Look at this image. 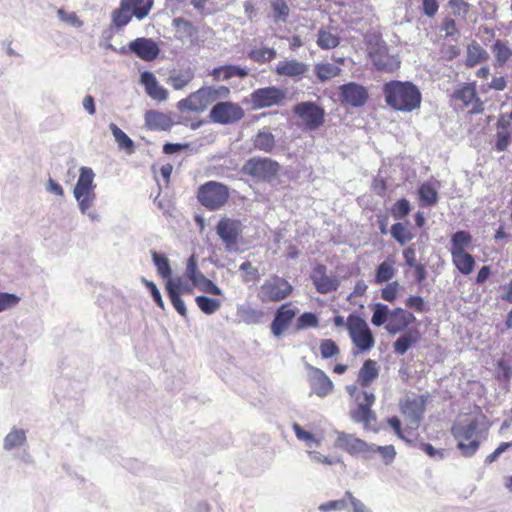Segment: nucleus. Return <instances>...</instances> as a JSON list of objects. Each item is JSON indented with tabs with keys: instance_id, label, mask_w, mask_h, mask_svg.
Returning a JSON list of instances; mask_svg holds the SVG:
<instances>
[{
	"instance_id": "1",
	"label": "nucleus",
	"mask_w": 512,
	"mask_h": 512,
	"mask_svg": "<svg viewBox=\"0 0 512 512\" xmlns=\"http://www.w3.org/2000/svg\"><path fill=\"white\" fill-rule=\"evenodd\" d=\"M383 94L387 105L401 112H411L419 108L422 99L416 85L396 80L384 84Z\"/></svg>"
},
{
	"instance_id": "2",
	"label": "nucleus",
	"mask_w": 512,
	"mask_h": 512,
	"mask_svg": "<svg viewBox=\"0 0 512 512\" xmlns=\"http://www.w3.org/2000/svg\"><path fill=\"white\" fill-rule=\"evenodd\" d=\"M79 177L73 189V196L77 202L78 209L92 222H100L101 215L94 209L96 193L94 184L95 174L89 167H81Z\"/></svg>"
},
{
	"instance_id": "3",
	"label": "nucleus",
	"mask_w": 512,
	"mask_h": 512,
	"mask_svg": "<svg viewBox=\"0 0 512 512\" xmlns=\"http://www.w3.org/2000/svg\"><path fill=\"white\" fill-rule=\"evenodd\" d=\"M347 330L352 343L359 351H369L374 347L375 339L367 322L356 314H350L347 318Z\"/></svg>"
},
{
	"instance_id": "4",
	"label": "nucleus",
	"mask_w": 512,
	"mask_h": 512,
	"mask_svg": "<svg viewBox=\"0 0 512 512\" xmlns=\"http://www.w3.org/2000/svg\"><path fill=\"white\" fill-rule=\"evenodd\" d=\"M478 426L477 419H473L466 424L458 422L452 426L451 432L459 440L457 447L465 457L474 455L479 448V441L473 440Z\"/></svg>"
},
{
	"instance_id": "5",
	"label": "nucleus",
	"mask_w": 512,
	"mask_h": 512,
	"mask_svg": "<svg viewBox=\"0 0 512 512\" xmlns=\"http://www.w3.org/2000/svg\"><path fill=\"white\" fill-rule=\"evenodd\" d=\"M197 198L204 207L217 210L227 202L229 190L220 182L208 181L199 187Z\"/></svg>"
},
{
	"instance_id": "6",
	"label": "nucleus",
	"mask_w": 512,
	"mask_h": 512,
	"mask_svg": "<svg viewBox=\"0 0 512 512\" xmlns=\"http://www.w3.org/2000/svg\"><path fill=\"white\" fill-rule=\"evenodd\" d=\"M357 407L350 411V417L355 423H362L364 429L373 430V424L376 422V415L371 410L375 402V395L369 391H361L356 396Z\"/></svg>"
},
{
	"instance_id": "7",
	"label": "nucleus",
	"mask_w": 512,
	"mask_h": 512,
	"mask_svg": "<svg viewBox=\"0 0 512 512\" xmlns=\"http://www.w3.org/2000/svg\"><path fill=\"white\" fill-rule=\"evenodd\" d=\"M244 115V110L239 104L221 101L212 107L209 118L213 123L229 125L240 121Z\"/></svg>"
},
{
	"instance_id": "8",
	"label": "nucleus",
	"mask_w": 512,
	"mask_h": 512,
	"mask_svg": "<svg viewBox=\"0 0 512 512\" xmlns=\"http://www.w3.org/2000/svg\"><path fill=\"white\" fill-rule=\"evenodd\" d=\"M293 111L307 130H316L324 123L325 111L314 102H301Z\"/></svg>"
},
{
	"instance_id": "9",
	"label": "nucleus",
	"mask_w": 512,
	"mask_h": 512,
	"mask_svg": "<svg viewBox=\"0 0 512 512\" xmlns=\"http://www.w3.org/2000/svg\"><path fill=\"white\" fill-rule=\"evenodd\" d=\"M279 165L270 158L253 157L242 167V173L257 180H268L276 175Z\"/></svg>"
},
{
	"instance_id": "10",
	"label": "nucleus",
	"mask_w": 512,
	"mask_h": 512,
	"mask_svg": "<svg viewBox=\"0 0 512 512\" xmlns=\"http://www.w3.org/2000/svg\"><path fill=\"white\" fill-rule=\"evenodd\" d=\"M370 58L379 70L392 72L399 67L400 61L397 57L388 53V47L383 41L377 40L375 44L369 47Z\"/></svg>"
},
{
	"instance_id": "11",
	"label": "nucleus",
	"mask_w": 512,
	"mask_h": 512,
	"mask_svg": "<svg viewBox=\"0 0 512 512\" xmlns=\"http://www.w3.org/2000/svg\"><path fill=\"white\" fill-rule=\"evenodd\" d=\"M242 232V225L240 221L222 218L217 226L216 233L223 241L227 251H236L238 238Z\"/></svg>"
},
{
	"instance_id": "12",
	"label": "nucleus",
	"mask_w": 512,
	"mask_h": 512,
	"mask_svg": "<svg viewBox=\"0 0 512 512\" xmlns=\"http://www.w3.org/2000/svg\"><path fill=\"white\" fill-rule=\"evenodd\" d=\"M288 295V282L274 276L266 280L260 287L258 298L263 302H277Z\"/></svg>"
},
{
	"instance_id": "13",
	"label": "nucleus",
	"mask_w": 512,
	"mask_h": 512,
	"mask_svg": "<svg viewBox=\"0 0 512 512\" xmlns=\"http://www.w3.org/2000/svg\"><path fill=\"white\" fill-rule=\"evenodd\" d=\"M310 278L317 292L328 294L338 289L340 283L335 275L327 274V267L323 264H317L313 267Z\"/></svg>"
},
{
	"instance_id": "14",
	"label": "nucleus",
	"mask_w": 512,
	"mask_h": 512,
	"mask_svg": "<svg viewBox=\"0 0 512 512\" xmlns=\"http://www.w3.org/2000/svg\"><path fill=\"white\" fill-rule=\"evenodd\" d=\"M342 103L351 107H361L368 99V91L358 83L349 82L339 87Z\"/></svg>"
},
{
	"instance_id": "15",
	"label": "nucleus",
	"mask_w": 512,
	"mask_h": 512,
	"mask_svg": "<svg viewBox=\"0 0 512 512\" xmlns=\"http://www.w3.org/2000/svg\"><path fill=\"white\" fill-rule=\"evenodd\" d=\"M0 351L11 365L22 366L25 362L26 344L20 337H8L1 346Z\"/></svg>"
},
{
	"instance_id": "16",
	"label": "nucleus",
	"mask_w": 512,
	"mask_h": 512,
	"mask_svg": "<svg viewBox=\"0 0 512 512\" xmlns=\"http://www.w3.org/2000/svg\"><path fill=\"white\" fill-rule=\"evenodd\" d=\"M308 381L312 393L318 397H325L333 390V382L328 375L319 368L308 366Z\"/></svg>"
},
{
	"instance_id": "17",
	"label": "nucleus",
	"mask_w": 512,
	"mask_h": 512,
	"mask_svg": "<svg viewBox=\"0 0 512 512\" xmlns=\"http://www.w3.org/2000/svg\"><path fill=\"white\" fill-rule=\"evenodd\" d=\"M336 434L335 446L337 448L343 449L350 455H362L366 458L369 443L345 432L337 431Z\"/></svg>"
},
{
	"instance_id": "18",
	"label": "nucleus",
	"mask_w": 512,
	"mask_h": 512,
	"mask_svg": "<svg viewBox=\"0 0 512 512\" xmlns=\"http://www.w3.org/2000/svg\"><path fill=\"white\" fill-rule=\"evenodd\" d=\"M284 97V92L276 87L260 88L251 94L253 106L259 109L278 105Z\"/></svg>"
},
{
	"instance_id": "19",
	"label": "nucleus",
	"mask_w": 512,
	"mask_h": 512,
	"mask_svg": "<svg viewBox=\"0 0 512 512\" xmlns=\"http://www.w3.org/2000/svg\"><path fill=\"white\" fill-rule=\"evenodd\" d=\"M205 87L191 93L187 98L177 103L179 111L201 112L204 111L212 102L207 94Z\"/></svg>"
},
{
	"instance_id": "20",
	"label": "nucleus",
	"mask_w": 512,
	"mask_h": 512,
	"mask_svg": "<svg viewBox=\"0 0 512 512\" xmlns=\"http://www.w3.org/2000/svg\"><path fill=\"white\" fill-rule=\"evenodd\" d=\"M129 49L137 57L145 61H152L159 55L157 43L150 39L139 37L129 43Z\"/></svg>"
},
{
	"instance_id": "21",
	"label": "nucleus",
	"mask_w": 512,
	"mask_h": 512,
	"mask_svg": "<svg viewBox=\"0 0 512 512\" xmlns=\"http://www.w3.org/2000/svg\"><path fill=\"white\" fill-rule=\"evenodd\" d=\"M416 320L414 315L402 308L392 310L389 321L385 326L386 331L391 335H396L406 329L408 325Z\"/></svg>"
},
{
	"instance_id": "22",
	"label": "nucleus",
	"mask_w": 512,
	"mask_h": 512,
	"mask_svg": "<svg viewBox=\"0 0 512 512\" xmlns=\"http://www.w3.org/2000/svg\"><path fill=\"white\" fill-rule=\"evenodd\" d=\"M401 411L408 420V425L411 429L418 428L424 412L423 401L413 398L406 399L401 403Z\"/></svg>"
},
{
	"instance_id": "23",
	"label": "nucleus",
	"mask_w": 512,
	"mask_h": 512,
	"mask_svg": "<svg viewBox=\"0 0 512 512\" xmlns=\"http://www.w3.org/2000/svg\"><path fill=\"white\" fill-rule=\"evenodd\" d=\"M141 84L144 85L147 95L153 100L162 102L168 98V91L161 86L152 72L144 71L140 76Z\"/></svg>"
},
{
	"instance_id": "24",
	"label": "nucleus",
	"mask_w": 512,
	"mask_h": 512,
	"mask_svg": "<svg viewBox=\"0 0 512 512\" xmlns=\"http://www.w3.org/2000/svg\"><path fill=\"white\" fill-rule=\"evenodd\" d=\"M166 290L168 297L175 308V310L183 317L187 316V309L184 301L181 298V281L178 279L174 281L169 279L166 281Z\"/></svg>"
},
{
	"instance_id": "25",
	"label": "nucleus",
	"mask_w": 512,
	"mask_h": 512,
	"mask_svg": "<svg viewBox=\"0 0 512 512\" xmlns=\"http://www.w3.org/2000/svg\"><path fill=\"white\" fill-rule=\"evenodd\" d=\"M26 444V431L18 427H13L3 439V449L7 452H13Z\"/></svg>"
},
{
	"instance_id": "26",
	"label": "nucleus",
	"mask_w": 512,
	"mask_h": 512,
	"mask_svg": "<svg viewBox=\"0 0 512 512\" xmlns=\"http://www.w3.org/2000/svg\"><path fill=\"white\" fill-rule=\"evenodd\" d=\"M379 376V367L377 362L372 359L364 361L357 376V383L361 387H369Z\"/></svg>"
},
{
	"instance_id": "27",
	"label": "nucleus",
	"mask_w": 512,
	"mask_h": 512,
	"mask_svg": "<svg viewBox=\"0 0 512 512\" xmlns=\"http://www.w3.org/2000/svg\"><path fill=\"white\" fill-rule=\"evenodd\" d=\"M145 124L151 130H169L173 122L168 115L162 112L148 110L145 113Z\"/></svg>"
},
{
	"instance_id": "28",
	"label": "nucleus",
	"mask_w": 512,
	"mask_h": 512,
	"mask_svg": "<svg viewBox=\"0 0 512 512\" xmlns=\"http://www.w3.org/2000/svg\"><path fill=\"white\" fill-rule=\"evenodd\" d=\"M452 262L456 266V268L464 275L470 274L475 266L474 257L467 253L466 251L462 252H451Z\"/></svg>"
},
{
	"instance_id": "29",
	"label": "nucleus",
	"mask_w": 512,
	"mask_h": 512,
	"mask_svg": "<svg viewBox=\"0 0 512 512\" xmlns=\"http://www.w3.org/2000/svg\"><path fill=\"white\" fill-rule=\"evenodd\" d=\"M133 16V10L126 5V2L120 1L119 7L111 14L112 25L116 29H121L131 21Z\"/></svg>"
},
{
	"instance_id": "30",
	"label": "nucleus",
	"mask_w": 512,
	"mask_h": 512,
	"mask_svg": "<svg viewBox=\"0 0 512 512\" xmlns=\"http://www.w3.org/2000/svg\"><path fill=\"white\" fill-rule=\"evenodd\" d=\"M194 79V72L191 68H187L182 71H173L168 79L167 83L170 84L173 89L181 90L185 88Z\"/></svg>"
},
{
	"instance_id": "31",
	"label": "nucleus",
	"mask_w": 512,
	"mask_h": 512,
	"mask_svg": "<svg viewBox=\"0 0 512 512\" xmlns=\"http://www.w3.org/2000/svg\"><path fill=\"white\" fill-rule=\"evenodd\" d=\"M419 340V332L410 330L401 335L393 344L394 352L404 355L408 349Z\"/></svg>"
},
{
	"instance_id": "32",
	"label": "nucleus",
	"mask_w": 512,
	"mask_h": 512,
	"mask_svg": "<svg viewBox=\"0 0 512 512\" xmlns=\"http://www.w3.org/2000/svg\"><path fill=\"white\" fill-rule=\"evenodd\" d=\"M376 453L382 457L383 462L386 465L391 464L396 456V451L393 445L378 446L376 444H369L366 458H371Z\"/></svg>"
},
{
	"instance_id": "33",
	"label": "nucleus",
	"mask_w": 512,
	"mask_h": 512,
	"mask_svg": "<svg viewBox=\"0 0 512 512\" xmlns=\"http://www.w3.org/2000/svg\"><path fill=\"white\" fill-rule=\"evenodd\" d=\"M151 256L158 274L167 281L171 279L172 269L169 259L166 257V255L156 251H151Z\"/></svg>"
},
{
	"instance_id": "34",
	"label": "nucleus",
	"mask_w": 512,
	"mask_h": 512,
	"mask_svg": "<svg viewBox=\"0 0 512 512\" xmlns=\"http://www.w3.org/2000/svg\"><path fill=\"white\" fill-rule=\"evenodd\" d=\"M341 72V68L332 63H319L315 65L314 73L321 82L330 80L338 76Z\"/></svg>"
},
{
	"instance_id": "35",
	"label": "nucleus",
	"mask_w": 512,
	"mask_h": 512,
	"mask_svg": "<svg viewBox=\"0 0 512 512\" xmlns=\"http://www.w3.org/2000/svg\"><path fill=\"white\" fill-rule=\"evenodd\" d=\"M419 199L424 206H434L438 202V192L429 182L423 183L418 189Z\"/></svg>"
},
{
	"instance_id": "36",
	"label": "nucleus",
	"mask_w": 512,
	"mask_h": 512,
	"mask_svg": "<svg viewBox=\"0 0 512 512\" xmlns=\"http://www.w3.org/2000/svg\"><path fill=\"white\" fill-rule=\"evenodd\" d=\"M288 325V303H284L278 309L271 325L272 333L275 336L281 335Z\"/></svg>"
},
{
	"instance_id": "37",
	"label": "nucleus",
	"mask_w": 512,
	"mask_h": 512,
	"mask_svg": "<svg viewBox=\"0 0 512 512\" xmlns=\"http://www.w3.org/2000/svg\"><path fill=\"white\" fill-rule=\"evenodd\" d=\"M109 128L118 146L125 149L128 154H132L134 152V143L131 138L114 123H111Z\"/></svg>"
},
{
	"instance_id": "38",
	"label": "nucleus",
	"mask_w": 512,
	"mask_h": 512,
	"mask_svg": "<svg viewBox=\"0 0 512 512\" xmlns=\"http://www.w3.org/2000/svg\"><path fill=\"white\" fill-rule=\"evenodd\" d=\"M472 242V236L469 232L459 230L455 232L451 237V249L450 252H462Z\"/></svg>"
},
{
	"instance_id": "39",
	"label": "nucleus",
	"mask_w": 512,
	"mask_h": 512,
	"mask_svg": "<svg viewBox=\"0 0 512 512\" xmlns=\"http://www.w3.org/2000/svg\"><path fill=\"white\" fill-rule=\"evenodd\" d=\"M292 428L295 432L297 439L304 443L307 450H310L313 447H318L321 443L319 439L315 437L310 431L305 430L299 424L294 423Z\"/></svg>"
},
{
	"instance_id": "40",
	"label": "nucleus",
	"mask_w": 512,
	"mask_h": 512,
	"mask_svg": "<svg viewBox=\"0 0 512 512\" xmlns=\"http://www.w3.org/2000/svg\"><path fill=\"white\" fill-rule=\"evenodd\" d=\"M340 43V38L337 34L331 31L320 29L318 31L317 45L321 49H333Z\"/></svg>"
},
{
	"instance_id": "41",
	"label": "nucleus",
	"mask_w": 512,
	"mask_h": 512,
	"mask_svg": "<svg viewBox=\"0 0 512 512\" xmlns=\"http://www.w3.org/2000/svg\"><path fill=\"white\" fill-rule=\"evenodd\" d=\"M195 302L199 309L207 315L215 313L221 306V302L219 300L203 295L197 296L195 298Z\"/></svg>"
},
{
	"instance_id": "42",
	"label": "nucleus",
	"mask_w": 512,
	"mask_h": 512,
	"mask_svg": "<svg viewBox=\"0 0 512 512\" xmlns=\"http://www.w3.org/2000/svg\"><path fill=\"white\" fill-rule=\"evenodd\" d=\"M389 307L382 303H376L373 307V315L371 322L375 326H381L384 323H388L391 314Z\"/></svg>"
},
{
	"instance_id": "43",
	"label": "nucleus",
	"mask_w": 512,
	"mask_h": 512,
	"mask_svg": "<svg viewBox=\"0 0 512 512\" xmlns=\"http://www.w3.org/2000/svg\"><path fill=\"white\" fill-rule=\"evenodd\" d=\"M492 52L495 55L496 62L499 66L504 65L508 59L512 56V50L507 46V44L501 40H497L493 47Z\"/></svg>"
},
{
	"instance_id": "44",
	"label": "nucleus",
	"mask_w": 512,
	"mask_h": 512,
	"mask_svg": "<svg viewBox=\"0 0 512 512\" xmlns=\"http://www.w3.org/2000/svg\"><path fill=\"white\" fill-rule=\"evenodd\" d=\"M395 275V269L388 261H384L376 269L375 283L381 284L390 281Z\"/></svg>"
},
{
	"instance_id": "45",
	"label": "nucleus",
	"mask_w": 512,
	"mask_h": 512,
	"mask_svg": "<svg viewBox=\"0 0 512 512\" xmlns=\"http://www.w3.org/2000/svg\"><path fill=\"white\" fill-rule=\"evenodd\" d=\"M187 278L195 285L201 284V279H204V275L198 270L197 260L195 255H191L187 261L186 272Z\"/></svg>"
},
{
	"instance_id": "46",
	"label": "nucleus",
	"mask_w": 512,
	"mask_h": 512,
	"mask_svg": "<svg viewBox=\"0 0 512 512\" xmlns=\"http://www.w3.org/2000/svg\"><path fill=\"white\" fill-rule=\"evenodd\" d=\"M391 236L400 244L405 245L412 240L413 235L409 232L405 225L398 222L392 225L390 230Z\"/></svg>"
},
{
	"instance_id": "47",
	"label": "nucleus",
	"mask_w": 512,
	"mask_h": 512,
	"mask_svg": "<svg viewBox=\"0 0 512 512\" xmlns=\"http://www.w3.org/2000/svg\"><path fill=\"white\" fill-rule=\"evenodd\" d=\"M455 99L461 101L464 106H469L476 98V90L473 85L467 84L455 92Z\"/></svg>"
},
{
	"instance_id": "48",
	"label": "nucleus",
	"mask_w": 512,
	"mask_h": 512,
	"mask_svg": "<svg viewBox=\"0 0 512 512\" xmlns=\"http://www.w3.org/2000/svg\"><path fill=\"white\" fill-rule=\"evenodd\" d=\"M256 148L265 152H270L274 146V137L268 132H259L254 140Z\"/></svg>"
},
{
	"instance_id": "49",
	"label": "nucleus",
	"mask_w": 512,
	"mask_h": 512,
	"mask_svg": "<svg viewBox=\"0 0 512 512\" xmlns=\"http://www.w3.org/2000/svg\"><path fill=\"white\" fill-rule=\"evenodd\" d=\"M276 56V52L271 48L253 49L249 52V57L258 63H265Z\"/></svg>"
},
{
	"instance_id": "50",
	"label": "nucleus",
	"mask_w": 512,
	"mask_h": 512,
	"mask_svg": "<svg viewBox=\"0 0 512 512\" xmlns=\"http://www.w3.org/2000/svg\"><path fill=\"white\" fill-rule=\"evenodd\" d=\"M319 324L318 317L316 314L311 312H305L299 316L296 322V329L303 330L307 328L317 327Z\"/></svg>"
},
{
	"instance_id": "51",
	"label": "nucleus",
	"mask_w": 512,
	"mask_h": 512,
	"mask_svg": "<svg viewBox=\"0 0 512 512\" xmlns=\"http://www.w3.org/2000/svg\"><path fill=\"white\" fill-rule=\"evenodd\" d=\"M20 300L14 293L0 292V313L16 307Z\"/></svg>"
},
{
	"instance_id": "52",
	"label": "nucleus",
	"mask_w": 512,
	"mask_h": 512,
	"mask_svg": "<svg viewBox=\"0 0 512 512\" xmlns=\"http://www.w3.org/2000/svg\"><path fill=\"white\" fill-rule=\"evenodd\" d=\"M322 358L328 359L339 354L340 350L337 344L331 339H324L320 342L319 346Z\"/></svg>"
},
{
	"instance_id": "53",
	"label": "nucleus",
	"mask_w": 512,
	"mask_h": 512,
	"mask_svg": "<svg viewBox=\"0 0 512 512\" xmlns=\"http://www.w3.org/2000/svg\"><path fill=\"white\" fill-rule=\"evenodd\" d=\"M223 73V80H229L233 77L244 78L248 75V71L245 68L235 65H224L221 66Z\"/></svg>"
},
{
	"instance_id": "54",
	"label": "nucleus",
	"mask_w": 512,
	"mask_h": 512,
	"mask_svg": "<svg viewBox=\"0 0 512 512\" xmlns=\"http://www.w3.org/2000/svg\"><path fill=\"white\" fill-rule=\"evenodd\" d=\"M273 18L276 22L285 21L288 15V7L284 0L272 1Z\"/></svg>"
},
{
	"instance_id": "55",
	"label": "nucleus",
	"mask_w": 512,
	"mask_h": 512,
	"mask_svg": "<svg viewBox=\"0 0 512 512\" xmlns=\"http://www.w3.org/2000/svg\"><path fill=\"white\" fill-rule=\"evenodd\" d=\"M205 89L212 103L219 99H226L230 95V89L226 86H206Z\"/></svg>"
},
{
	"instance_id": "56",
	"label": "nucleus",
	"mask_w": 512,
	"mask_h": 512,
	"mask_svg": "<svg viewBox=\"0 0 512 512\" xmlns=\"http://www.w3.org/2000/svg\"><path fill=\"white\" fill-rule=\"evenodd\" d=\"M240 271L244 272L243 281L251 282L259 279V271L252 265L250 261L243 262L240 267Z\"/></svg>"
},
{
	"instance_id": "57",
	"label": "nucleus",
	"mask_w": 512,
	"mask_h": 512,
	"mask_svg": "<svg viewBox=\"0 0 512 512\" xmlns=\"http://www.w3.org/2000/svg\"><path fill=\"white\" fill-rule=\"evenodd\" d=\"M348 507V499L346 496L344 498L339 500H332L328 501L326 503H323L319 506V510L323 512H330V511H336V510H343Z\"/></svg>"
},
{
	"instance_id": "58",
	"label": "nucleus",
	"mask_w": 512,
	"mask_h": 512,
	"mask_svg": "<svg viewBox=\"0 0 512 512\" xmlns=\"http://www.w3.org/2000/svg\"><path fill=\"white\" fill-rule=\"evenodd\" d=\"M307 453L309 455V458L311 461L315 463H321L326 465H333L335 463H342L340 458H331L325 455H322L321 453L315 451V450H307Z\"/></svg>"
},
{
	"instance_id": "59",
	"label": "nucleus",
	"mask_w": 512,
	"mask_h": 512,
	"mask_svg": "<svg viewBox=\"0 0 512 512\" xmlns=\"http://www.w3.org/2000/svg\"><path fill=\"white\" fill-rule=\"evenodd\" d=\"M142 283L146 286V288L150 291L151 296L158 307L164 309V301L162 299L161 293L157 288L156 284L153 281L147 280L146 278H142Z\"/></svg>"
},
{
	"instance_id": "60",
	"label": "nucleus",
	"mask_w": 512,
	"mask_h": 512,
	"mask_svg": "<svg viewBox=\"0 0 512 512\" xmlns=\"http://www.w3.org/2000/svg\"><path fill=\"white\" fill-rule=\"evenodd\" d=\"M409 212H410V203L406 199L398 200L392 208V214H393L394 218H396V219H402L403 217L408 215Z\"/></svg>"
},
{
	"instance_id": "61",
	"label": "nucleus",
	"mask_w": 512,
	"mask_h": 512,
	"mask_svg": "<svg viewBox=\"0 0 512 512\" xmlns=\"http://www.w3.org/2000/svg\"><path fill=\"white\" fill-rule=\"evenodd\" d=\"M308 70V65L295 60H290V78L295 77L299 79L301 77H304Z\"/></svg>"
},
{
	"instance_id": "62",
	"label": "nucleus",
	"mask_w": 512,
	"mask_h": 512,
	"mask_svg": "<svg viewBox=\"0 0 512 512\" xmlns=\"http://www.w3.org/2000/svg\"><path fill=\"white\" fill-rule=\"evenodd\" d=\"M398 289L399 283L397 281L391 282L382 289L381 296L385 301L393 302L396 299Z\"/></svg>"
},
{
	"instance_id": "63",
	"label": "nucleus",
	"mask_w": 512,
	"mask_h": 512,
	"mask_svg": "<svg viewBox=\"0 0 512 512\" xmlns=\"http://www.w3.org/2000/svg\"><path fill=\"white\" fill-rule=\"evenodd\" d=\"M57 15L61 21L66 22L72 26L80 27L82 25V22L78 19L74 12L68 13L64 9L60 8L57 11Z\"/></svg>"
},
{
	"instance_id": "64",
	"label": "nucleus",
	"mask_w": 512,
	"mask_h": 512,
	"mask_svg": "<svg viewBox=\"0 0 512 512\" xmlns=\"http://www.w3.org/2000/svg\"><path fill=\"white\" fill-rule=\"evenodd\" d=\"M345 496L347 497L353 512H371L365 504L354 497L350 491H346Z\"/></svg>"
}]
</instances>
